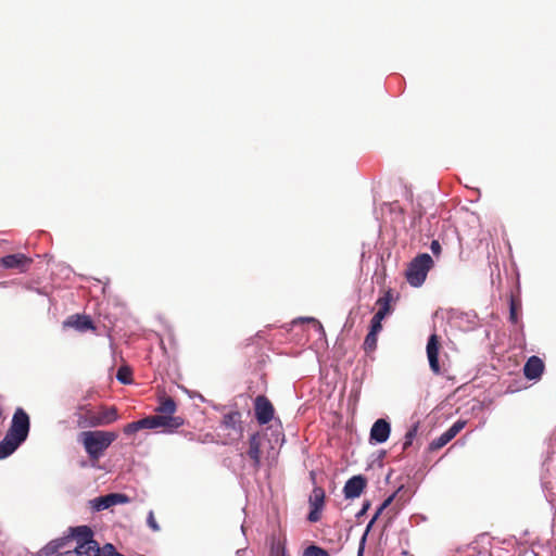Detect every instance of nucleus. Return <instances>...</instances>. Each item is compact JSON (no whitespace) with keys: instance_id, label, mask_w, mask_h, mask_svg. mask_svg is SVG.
<instances>
[{"instance_id":"f257e3e1","label":"nucleus","mask_w":556,"mask_h":556,"mask_svg":"<svg viewBox=\"0 0 556 556\" xmlns=\"http://www.w3.org/2000/svg\"><path fill=\"white\" fill-rule=\"evenodd\" d=\"M116 439L117 433L114 431L93 430L83 431L79 434V441L92 462H98Z\"/></svg>"},{"instance_id":"f03ea898","label":"nucleus","mask_w":556,"mask_h":556,"mask_svg":"<svg viewBox=\"0 0 556 556\" xmlns=\"http://www.w3.org/2000/svg\"><path fill=\"white\" fill-rule=\"evenodd\" d=\"M185 424L184 418H165L163 416L151 415L140 420L129 422L124 426L123 432L131 435L143 429L163 428V432H174Z\"/></svg>"},{"instance_id":"7ed1b4c3","label":"nucleus","mask_w":556,"mask_h":556,"mask_svg":"<svg viewBox=\"0 0 556 556\" xmlns=\"http://www.w3.org/2000/svg\"><path fill=\"white\" fill-rule=\"evenodd\" d=\"M432 267L433 260L429 254L422 253L417 255L410 261L405 271L407 282L412 287H420L425 282L427 275Z\"/></svg>"},{"instance_id":"20e7f679","label":"nucleus","mask_w":556,"mask_h":556,"mask_svg":"<svg viewBox=\"0 0 556 556\" xmlns=\"http://www.w3.org/2000/svg\"><path fill=\"white\" fill-rule=\"evenodd\" d=\"M29 429L30 420L28 414L22 407H17L13 414L11 426L7 433L23 443L28 437Z\"/></svg>"},{"instance_id":"39448f33","label":"nucleus","mask_w":556,"mask_h":556,"mask_svg":"<svg viewBox=\"0 0 556 556\" xmlns=\"http://www.w3.org/2000/svg\"><path fill=\"white\" fill-rule=\"evenodd\" d=\"M119 418L117 408L115 406H101L99 412L93 413L88 410L86 414V426L99 427L113 424Z\"/></svg>"},{"instance_id":"423d86ee","label":"nucleus","mask_w":556,"mask_h":556,"mask_svg":"<svg viewBox=\"0 0 556 556\" xmlns=\"http://www.w3.org/2000/svg\"><path fill=\"white\" fill-rule=\"evenodd\" d=\"M326 493L321 486H315L309 495L308 504L311 510L307 516L309 522H317L321 518V511L325 506Z\"/></svg>"},{"instance_id":"0eeeda50","label":"nucleus","mask_w":556,"mask_h":556,"mask_svg":"<svg viewBox=\"0 0 556 556\" xmlns=\"http://www.w3.org/2000/svg\"><path fill=\"white\" fill-rule=\"evenodd\" d=\"M254 412L257 422L266 425L274 418L275 408L265 395H257L254 400Z\"/></svg>"},{"instance_id":"6e6552de","label":"nucleus","mask_w":556,"mask_h":556,"mask_svg":"<svg viewBox=\"0 0 556 556\" xmlns=\"http://www.w3.org/2000/svg\"><path fill=\"white\" fill-rule=\"evenodd\" d=\"M441 343L440 338L437 333H433L429 337L428 343H427V357L429 361V366L431 371L434 375H441V366L439 363V352H440Z\"/></svg>"},{"instance_id":"1a4fd4ad","label":"nucleus","mask_w":556,"mask_h":556,"mask_svg":"<svg viewBox=\"0 0 556 556\" xmlns=\"http://www.w3.org/2000/svg\"><path fill=\"white\" fill-rule=\"evenodd\" d=\"M264 440V435L260 432L253 433L249 438V448L247 451V455L252 462L253 468L257 471L261 468V456L262 451L261 446Z\"/></svg>"},{"instance_id":"9d476101","label":"nucleus","mask_w":556,"mask_h":556,"mask_svg":"<svg viewBox=\"0 0 556 556\" xmlns=\"http://www.w3.org/2000/svg\"><path fill=\"white\" fill-rule=\"evenodd\" d=\"M367 485L365 477L358 475L350 478L343 488L345 498H356L361 496Z\"/></svg>"},{"instance_id":"9b49d317","label":"nucleus","mask_w":556,"mask_h":556,"mask_svg":"<svg viewBox=\"0 0 556 556\" xmlns=\"http://www.w3.org/2000/svg\"><path fill=\"white\" fill-rule=\"evenodd\" d=\"M30 263L31 260L22 253L10 254L0 258V267L16 268L21 271H25Z\"/></svg>"},{"instance_id":"f8f14e48","label":"nucleus","mask_w":556,"mask_h":556,"mask_svg":"<svg viewBox=\"0 0 556 556\" xmlns=\"http://www.w3.org/2000/svg\"><path fill=\"white\" fill-rule=\"evenodd\" d=\"M390 432V424L386 419H378L371 427L370 441L375 443H383L389 439Z\"/></svg>"},{"instance_id":"ddd939ff","label":"nucleus","mask_w":556,"mask_h":556,"mask_svg":"<svg viewBox=\"0 0 556 556\" xmlns=\"http://www.w3.org/2000/svg\"><path fill=\"white\" fill-rule=\"evenodd\" d=\"M177 410V404L175 400L166 394H163L159 397V405L155 408L157 416H163L165 418H180L179 416H174Z\"/></svg>"},{"instance_id":"4468645a","label":"nucleus","mask_w":556,"mask_h":556,"mask_svg":"<svg viewBox=\"0 0 556 556\" xmlns=\"http://www.w3.org/2000/svg\"><path fill=\"white\" fill-rule=\"evenodd\" d=\"M64 327L74 328L78 331L94 330V326L89 316L86 315H72L63 323Z\"/></svg>"},{"instance_id":"2eb2a0df","label":"nucleus","mask_w":556,"mask_h":556,"mask_svg":"<svg viewBox=\"0 0 556 556\" xmlns=\"http://www.w3.org/2000/svg\"><path fill=\"white\" fill-rule=\"evenodd\" d=\"M70 535L66 538L70 539V545L73 542H76V545L84 544L85 541L93 540V532L88 526H79L75 528H70Z\"/></svg>"},{"instance_id":"dca6fc26","label":"nucleus","mask_w":556,"mask_h":556,"mask_svg":"<svg viewBox=\"0 0 556 556\" xmlns=\"http://www.w3.org/2000/svg\"><path fill=\"white\" fill-rule=\"evenodd\" d=\"M544 370V364L538 356H531L523 367V374L528 379H538Z\"/></svg>"},{"instance_id":"f3484780","label":"nucleus","mask_w":556,"mask_h":556,"mask_svg":"<svg viewBox=\"0 0 556 556\" xmlns=\"http://www.w3.org/2000/svg\"><path fill=\"white\" fill-rule=\"evenodd\" d=\"M222 426L227 430H235L238 434H241V413L239 410H231L226 413L223 416Z\"/></svg>"},{"instance_id":"a211bd4d","label":"nucleus","mask_w":556,"mask_h":556,"mask_svg":"<svg viewBox=\"0 0 556 556\" xmlns=\"http://www.w3.org/2000/svg\"><path fill=\"white\" fill-rule=\"evenodd\" d=\"M70 545L68 538H60L49 542L40 552L39 556H54L58 553H62L64 548Z\"/></svg>"},{"instance_id":"6ab92c4d","label":"nucleus","mask_w":556,"mask_h":556,"mask_svg":"<svg viewBox=\"0 0 556 556\" xmlns=\"http://www.w3.org/2000/svg\"><path fill=\"white\" fill-rule=\"evenodd\" d=\"M394 496L395 494H392L390 495L388 498H386L383 501V503L380 505V507L378 508V510L376 511L375 516L372 517V519L370 520V522L368 523L367 526V529H366V532L364 533V535L362 536L361 539V542H359V546H358V551H357V556H363L364 555V551H365V544H366V536H367V533L370 529V527L372 526V523L377 520V518L379 517V515L388 507L391 505V503L393 502L394 500Z\"/></svg>"},{"instance_id":"aec40b11","label":"nucleus","mask_w":556,"mask_h":556,"mask_svg":"<svg viewBox=\"0 0 556 556\" xmlns=\"http://www.w3.org/2000/svg\"><path fill=\"white\" fill-rule=\"evenodd\" d=\"M21 444V441L5 433L4 438L0 441V459H4L13 454Z\"/></svg>"},{"instance_id":"412c9836","label":"nucleus","mask_w":556,"mask_h":556,"mask_svg":"<svg viewBox=\"0 0 556 556\" xmlns=\"http://www.w3.org/2000/svg\"><path fill=\"white\" fill-rule=\"evenodd\" d=\"M77 556H99V544L94 541H85L84 544L75 545Z\"/></svg>"},{"instance_id":"4be33fe9","label":"nucleus","mask_w":556,"mask_h":556,"mask_svg":"<svg viewBox=\"0 0 556 556\" xmlns=\"http://www.w3.org/2000/svg\"><path fill=\"white\" fill-rule=\"evenodd\" d=\"M392 300V295L390 291H388L383 296L379 298L376 302V305L379 307L375 316L379 318H384L390 312V303Z\"/></svg>"},{"instance_id":"5701e85b","label":"nucleus","mask_w":556,"mask_h":556,"mask_svg":"<svg viewBox=\"0 0 556 556\" xmlns=\"http://www.w3.org/2000/svg\"><path fill=\"white\" fill-rule=\"evenodd\" d=\"M124 500V496L121 495V494H109V495H105V496H100L97 498V509H106L109 508L110 506L118 503V502H123Z\"/></svg>"},{"instance_id":"b1692460","label":"nucleus","mask_w":556,"mask_h":556,"mask_svg":"<svg viewBox=\"0 0 556 556\" xmlns=\"http://www.w3.org/2000/svg\"><path fill=\"white\" fill-rule=\"evenodd\" d=\"M453 439H454V437L451 434V432L448 430H446L439 438L431 441V443L429 444V451H431V452L438 451V450L442 448L443 446H445Z\"/></svg>"},{"instance_id":"393cba45","label":"nucleus","mask_w":556,"mask_h":556,"mask_svg":"<svg viewBox=\"0 0 556 556\" xmlns=\"http://www.w3.org/2000/svg\"><path fill=\"white\" fill-rule=\"evenodd\" d=\"M377 342H378V333H376L374 331H369L367 333L364 344H363L364 351L367 354L375 352L377 349Z\"/></svg>"},{"instance_id":"a878e982","label":"nucleus","mask_w":556,"mask_h":556,"mask_svg":"<svg viewBox=\"0 0 556 556\" xmlns=\"http://www.w3.org/2000/svg\"><path fill=\"white\" fill-rule=\"evenodd\" d=\"M418 433V424L413 425L406 432L403 443V451L408 450L409 446H412L415 438Z\"/></svg>"},{"instance_id":"bb28decb","label":"nucleus","mask_w":556,"mask_h":556,"mask_svg":"<svg viewBox=\"0 0 556 556\" xmlns=\"http://www.w3.org/2000/svg\"><path fill=\"white\" fill-rule=\"evenodd\" d=\"M303 556H330V554L320 546L309 545L304 549Z\"/></svg>"},{"instance_id":"cd10ccee","label":"nucleus","mask_w":556,"mask_h":556,"mask_svg":"<svg viewBox=\"0 0 556 556\" xmlns=\"http://www.w3.org/2000/svg\"><path fill=\"white\" fill-rule=\"evenodd\" d=\"M518 303L511 298L510 299V305H509V320L513 324L518 323Z\"/></svg>"},{"instance_id":"c85d7f7f","label":"nucleus","mask_w":556,"mask_h":556,"mask_svg":"<svg viewBox=\"0 0 556 556\" xmlns=\"http://www.w3.org/2000/svg\"><path fill=\"white\" fill-rule=\"evenodd\" d=\"M116 378L118 379V381L125 384L130 383L131 381L130 371L127 368L123 367L117 370Z\"/></svg>"},{"instance_id":"c756f323","label":"nucleus","mask_w":556,"mask_h":556,"mask_svg":"<svg viewBox=\"0 0 556 556\" xmlns=\"http://www.w3.org/2000/svg\"><path fill=\"white\" fill-rule=\"evenodd\" d=\"M466 422L463 420H457L454 422L447 430L451 432V434L455 438L465 427Z\"/></svg>"},{"instance_id":"7c9ffc66","label":"nucleus","mask_w":556,"mask_h":556,"mask_svg":"<svg viewBox=\"0 0 556 556\" xmlns=\"http://www.w3.org/2000/svg\"><path fill=\"white\" fill-rule=\"evenodd\" d=\"M383 319L382 318H379L377 316L374 315L371 321H370V330L369 331H374L376 333H379L382 329V321Z\"/></svg>"},{"instance_id":"2f4dec72","label":"nucleus","mask_w":556,"mask_h":556,"mask_svg":"<svg viewBox=\"0 0 556 556\" xmlns=\"http://www.w3.org/2000/svg\"><path fill=\"white\" fill-rule=\"evenodd\" d=\"M115 547L108 543L102 548L99 547V556H113L115 554Z\"/></svg>"},{"instance_id":"473e14b6","label":"nucleus","mask_w":556,"mask_h":556,"mask_svg":"<svg viewBox=\"0 0 556 556\" xmlns=\"http://www.w3.org/2000/svg\"><path fill=\"white\" fill-rule=\"evenodd\" d=\"M148 526L153 530V531H159L160 530V526L157 525L155 518H154V514L153 511H150L149 515H148Z\"/></svg>"},{"instance_id":"72a5a7b5","label":"nucleus","mask_w":556,"mask_h":556,"mask_svg":"<svg viewBox=\"0 0 556 556\" xmlns=\"http://www.w3.org/2000/svg\"><path fill=\"white\" fill-rule=\"evenodd\" d=\"M54 556H77V552L75 549V546L72 547V545H68L66 548L62 551V553H58V555Z\"/></svg>"},{"instance_id":"f704fd0d","label":"nucleus","mask_w":556,"mask_h":556,"mask_svg":"<svg viewBox=\"0 0 556 556\" xmlns=\"http://www.w3.org/2000/svg\"><path fill=\"white\" fill-rule=\"evenodd\" d=\"M430 249H431L432 253L437 256L440 255L441 250H442L441 244L438 240H432V242L430 244Z\"/></svg>"},{"instance_id":"c9c22d12","label":"nucleus","mask_w":556,"mask_h":556,"mask_svg":"<svg viewBox=\"0 0 556 556\" xmlns=\"http://www.w3.org/2000/svg\"><path fill=\"white\" fill-rule=\"evenodd\" d=\"M302 320L303 321H307V323H314L316 325V327L318 328V330L324 331L323 325L318 320H316L315 318L307 317V318H303Z\"/></svg>"},{"instance_id":"e433bc0d","label":"nucleus","mask_w":556,"mask_h":556,"mask_svg":"<svg viewBox=\"0 0 556 556\" xmlns=\"http://www.w3.org/2000/svg\"><path fill=\"white\" fill-rule=\"evenodd\" d=\"M274 556H288L287 549L285 545H279L277 549L275 551Z\"/></svg>"},{"instance_id":"4c0bfd02","label":"nucleus","mask_w":556,"mask_h":556,"mask_svg":"<svg viewBox=\"0 0 556 556\" xmlns=\"http://www.w3.org/2000/svg\"><path fill=\"white\" fill-rule=\"evenodd\" d=\"M369 506H370V503H369V502L364 503L363 508H362V509L359 510V513L357 514V517L363 516V515L367 511V509L369 508Z\"/></svg>"}]
</instances>
